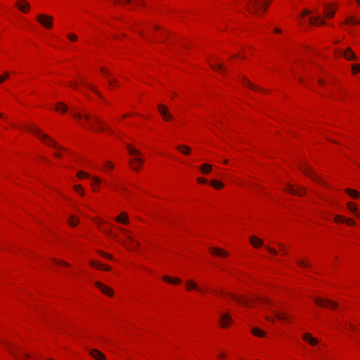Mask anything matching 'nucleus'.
Masks as SVG:
<instances>
[{
    "label": "nucleus",
    "mask_w": 360,
    "mask_h": 360,
    "mask_svg": "<svg viewBox=\"0 0 360 360\" xmlns=\"http://www.w3.org/2000/svg\"><path fill=\"white\" fill-rule=\"evenodd\" d=\"M68 222L70 226H75L78 224L79 219L74 216H71Z\"/></svg>",
    "instance_id": "nucleus-35"
},
{
    "label": "nucleus",
    "mask_w": 360,
    "mask_h": 360,
    "mask_svg": "<svg viewBox=\"0 0 360 360\" xmlns=\"http://www.w3.org/2000/svg\"><path fill=\"white\" fill-rule=\"evenodd\" d=\"M347 208L349 210H350L352 212H356V206L352 202H348L347 203Z\"/></svg>",
    "instance_id": "nucleus-39"
},
{
    "label": "nucleus",
    "mask_w": 360,
    "mask_h": 360,
    "mask_svg": "<svg viewBox=\"0 0 360 360\" xmlns=\"http://www.w3.org/2000/svg\"><path fill=\"white\" fill-rule=\"evenodd\" d=\"M345 222L348 224V225H354L355 224V221H354L353 219H346Z\"/></svg>",
    "instance_id": "nucleus-51"
},
{
    "label": "nucleus",
    "mask_w": 360,
    "mask_h": 360,
    "mask_svg": "<svg viewBox=\"0 0 360 360\" xmlns=\"http://www.w3.org/2000/svg\"><path fill=\"white\" fill-rule=\"evenodd\" d=\"M210 251L211 254L220 257H226L229 255L228 252L217 248H210Z\"/></svg>",
    "instance_id": "nucleus-14"
},
{
    "label": "nucleus",
    "mask_w": 360,
    "mask_h": 360,
    "mask_svg": "<svg viewBox=\"0 0 360 360\" xmlns=\"http://www.w3.org/2000/svg\"><path fill=\"white\" fill-rule=\"evenodd\" d=\"M303 340L308 341L311 345H316L318 343V340L313 338L309 333H304L302 336Z\"/></svg>",
    "instance_id": "nucleus-19"
},
{
    "label": "nucleus",
    "mask_w": 360,
    "mask_h": 360,
    "mask_svg": "<svg viewBox=\"0 0 360 360\" xmlns=\"http://www.w3.org/2000/svg\"><path fill=\"white\" fill-rule=\"evenodd\" d=\"M229 296H230L232 299L238 301L239 303H240L245 306H247V307H249L250 302H253V301H254L253 300H248L247 299H245L243 297H236L233 294H231V293H229Z\"/></svg>",
    "instance_id": "nucleus-13"
},
{
    "label": "nucleus",
    "mask_w": 360,
    "mask_h": 360,
    "mask_svg": "<svg viewBox=\"0 0 360 360\" xmlns=\"http://www.w3.org/2000/svg\"><path fill=\"white\" fill-rule=\"evenodd\" d=\"M274 316L278 319V320H282V321H285L287 320V316L285 314H281L278 311H273Z\"/></svg>",
    "instance_id": "nucleus-32"
},
{
    "label": "nucleus",
    "mask_w": 360,
    "mask_h": 360,
    "mask_svg": "<svg viewBox=\"0 0 360 360\" xmlns=\"http://www.w3.org/2000/svg\"><path fill=\"white\" fill-rule=\"evenodd\" d=\"M335 10L330 5H326L324 7V13L327 18H333L335 14Z\"/></svg>",
    "instance_id": "nucleus-18"
},
{
    "label": "nucleus",
    "mask_w": 360,
    "mask_h": 360,
    "mask_svg": "<svg viewBox=\"0 0 360 360\" xmlns=\"http://www.w3.org/2000/svg\"><path fill=\"white\" fill-rule=\"evenodd\" d=\"M16 6L24 13L28 12L30 9V4L25 0H19L16 4Z\"/></svg>",
    "instance_id": "nucleus-12"
},
{
    "label": "nucleus",
    "mask_w": 360,
    "mask_h": 360,
    "mask_svg": "<svg viewBox=\"0 0 360 360\" xmlns=\"http://www.w3.org/2000/svg\"><path fill=\"white\" fill-rule=\"evenodd\" d=\"M162 279L166 282L174 284H179L181 282L179 278H171L167 276H163Z\"/></svg>",
    "instance_id": "nucleus-23"
},
{
    "label": "nucleus",
    "mask_w": 360,
    "mask_h": 360,
    "mask_svg": "<svg viewBox=\"0 0 360 360\" xmlns=\"http://www.w3.org/2000/svg\"><path fill=\"white\" fill-rule=\"evenodd\" d=\"M143 160L139 157L134 158V160H131L129 162L130 165L131 166L132 169L137 170L139 167L141 165Z\"/></svg>",
    "instance_id": "nucleus-16"
},
{
    "label": "nucleus",
    "mask_w": 360,
    "mask_h": 360,
    "mask_svg": "<svg viewBox=\"0 0 360 360\" xmlns=\"http://www.w3.org/2000/svg\"><path fill=\"white\" fill-rule=\"evenodd\" d=\"M314 301L317 305L323 307L335 308L338 306L337 302L324 298L316 297Z\"/></svg>",
    "instance_id": "nucleus-4"
},
{
    "label": "nucleus",
    "mask_w": 360,
    "mask_h": 360,
    "mask_svg": "<svg viewBox=\"0 0 360 360\" xmlns=\"http://www.w3.org/2000/svg\"><path fill=\"white\" fill-rule=\"evenodd\" d=\"M345 192L354 198H357L359 195V193L358 191L350 189V188L346 189Z\"/></svg>",
    "instance_id": "nucleus-31"
},
{
    "label": "nucleus",
    "mask_w": 360,
    "mask_h": 360,
    "mask_svg": "<svg viewBox=\"0 0 360 360\" xmlns=\"http://www.w3.org/2000/svg\"><path fill=\"white\" fill-rule=\"evenodd\" d=\"M8 349L10 351V352L11 353V354H12V355H13L15 359H18V360H22V359H21V358H20V357L18 356V355L15 352L14 349H13V347H9V346H8Z\"/></svg>",
    "instance_id": "nucleus-41"
},
{
    "label": "nucleus",
    "mask_w": 360,
    "mask_h": 360,
    "mask_svg": "<svg viewBox=\"0 0 360 360\" xmlns=\"http://www.w3.org/2000/svg\"><path fill=\"white\" fill-rule=\"evenodd\" d=\"M186 289L188 290H192V289H198L200 291H202V289L199 288L197 285V284L193 281H188L186 282Z\"/></svg>",
    "instance_id": "nucleus-24"
},
{
    "label": "nucleus",
    "mask_w": 360,
    "mask_h": 360,
    "mask_svg": "<svg viewBox=\"0 0 360 360\" xmlns=\"http://www.w3.org/2000/svg\"><path fill=\"white\" fill-rule=\"evenodd\" d=\"M250 243L254 248H259L263 245V241L260 238L256 237L255 236H252L250 237Z\"/></svg>",
    "instance_id": "nucleus-15"
},
{
    "label": "nucleus",
    "mask_w": 360,
    "mask_h": 360,
    "mask_svg": "<svg viewBox=\"0 0 360 360\" xmlns=\"http://www.w3.org/2000/svg\"><path fill=\"white\" fill-rule=\"evenodd\" d=\"M278 245L281 248V249L282 250V251L283 252V253L285 254L286 252H285V246L282 243H278Z\"/></svg>",
    "instance_id": "nucleus-56"
},
{
    "label": "nucleus",
    "mask_w": 360,
    "mask_h": 360,
    "mask_svg": "<svg viewBox=\"0 0 360 360\" xmlns=\"http://www.w3.org/2000/svg\"><path fill=\"white\" fill-rule=\"evenodd\" d=\"M108 82L111 85L112 83L116 84L117 83V80L115 79H109Z\"/></svg>",
    "instance_id": "nucleus-59"
},
{
    "label": "nucleus",
    "mask_w": 360,
    "mask_h": 360,
    "mask_svg": "<svg viewBox=\"0 0 360 360\" xmlns=\"http://www.w3.org/2000/svg\"><path fill=\"white\" fill-rule=\"evenodd\" d=\"M56 264H62V265H64L65 266H69V264L65 262H63V261H59V260H57V259H54Z\"/></svg>",
    "instance_id": "nucleus-48"
},
{
    "label": "nucleus",
    "mask_w": 360,
    "mask_h": 360,
    "mask_svg": "<svg viewBox=\"0 0 360 360\" xmlns=\"http://www.w3.org/2000/svg\"><path fill=\"white\" fill-rule=\"evenodd\" d=\"M210 185L215 188L216 189H221L224 187V184L217 180H212L210 182Z\"/></svg>",
    "instance_id": "nucleus-28"
},
{
    "label": "nucleus",
    "mask_w": 360,
    "mask_h": 360,
    "mask_svg": "<svg viewBox=\"0 0 360 360\" xmlns=\"http://www.w3.org/2000/svg\"><path fill=\"white\" fill-rule=\"evenodd\" d=\"M90 355L96 360H105V355L98 349H94L89 351Z\"/></svg>",
    "instance_id": "nucleus-11"
},
{
    "label": "nucleus",
    "mask_w": 360,
    "mask_h": 360,
    "mask_svg": "<svg viewBox=\"0 0 360 360\" xmlns=\"http://www.w3.org/2000/svg\"><path fill=\"white\" fill-rule=\"evenodd\" d=\"M22 354L24 355V356L26 358V359H29L30 357V355L26 352H22Z\"/></svg>",
    "instance_id": "nucleus-60"
},
{
    "label": "nucleus",
    "mask_w": 360,
    "mask_h": 360,
    "mask_svg": "<svg viewBox=\"0 0 360 360\" xmlns=\"http://www.w3.org/2000/svg\"><path fill=\"white\" fill-rule=\"evenodd\" d=\"M200 171L203 174H208L212 171V165L209 164H203L200 167Z\"/></svg>",
    "instance_id": "nucleus-25"
},
{
    "label": "nucleus",
    "mask_w": 360,
    "mask_h": 360,
    "mask_svg": "<svg viewBox=\"0 0 360 360\" xmlns=\"http://www.w3.org/2000/svg\"><path fill=\"white\" fill-rule=\"evenodd\" d=\"M77 176L78 178H87L89 176V175L86 172L79 171L77 174Z\"/></svg>",
    "instance_id": "nucleus-40"
},
{
    "label": "nucleus",
    "mask_w": 360,
    "mask_h": 360,
    "mask_svg": "<svg viewBox=\"0 0 360 360\" xmlns=\"http://www.w3.org/2000/svg\"><path fill=\"white\" fill-rule=\"evenodd\" d=\"M274 32H275L276 33H281V30L280 29H278V28H275V29H274Z\"/></svg>",
    "instance_id": "nucleus-63"
},
{
    "label": "nucleus",
    "mask_w": 360,
    "mask_h": 360,
    "mask_svg": "<svg viewBox=\"0 0 360 360\" xmlns=\"http://www.w3.org/2000/svg\"><path fill=\"white\" fill-rule=\"evenodd\" d=\"M300 167V169L302 171V172L305 175L311 177L314 181H315L316 182H319L320 184H323V181L319 178V176L318 175H316L312 172V171L311 170L310 167L308 165H302Z\"/></svg>",
    "instance_id": "nucleus-5"
},
{
    "label": "nucleus",
    "mask_w": 360,
    "mask_h": 360,
    "mask_svg": "<svg viewBox=\"0 0 360 360\" xmlns=\"http://www.w3.org/2000/svg\"><path fill=\"white\" fill-rule=\"evenodd\" d=\"M345 23L348 25H358L360 23V21L354 17H347Z\"/></svg>",
    "instance_id": "nucleus-26"
},
{
    "label": "nucleus",
    "mask_w": 360,
    "mask_h": 360,
    "mask_svg": "<svg viewBox=\"0 0 360 360\" xmlns=\"http://www.w3.org/2000/svg\"><path fill=\"white\" fill-rule=\"evenodd\" d=\"M74 188L76 191L80 193L82 195H84V190L82 188L80 185H75Z\"/></svg>",
    "instance_id": "nucleus-45"
},
{
    "label": "nucleus",
    "mask_w": 360,
    "mask_h": 360,
    "mask_svg": "<svg viewBox=\"0 0 360 360\" xmlns=\"http://www.w3.org/2000/svg\"><path fill=\"white\" fill-rule=\"evenodd\" d=\"M285 191L288 193H292L295 195L302 196L306 193V189L300 186L297 188L293 187L290 184H288Z\"/></svg>",
    "instance_id": "nucleus-6"
},
{
    "label": "nucleus",
    "mask_w": 360,
    "mask_h": 360,
    "mask_svg": "<svg viewBox=\"0 0 360 360\" xmlns=\"http://www.w3.org/2000/svg\"><path fill=\"white\" fill-rule=\"evenodd\" d=\"M90 264L92 266H94V267H95L96 269H103L105 271H110V266H105V265H104L103 264H101V263H99L98 262L91 261L90 262Z\"/></svg>",
    "instance_id": "nucleus-21"
},
{
    "label": "nucleus",
    "mask_w": 360,
    "mask_h": 360,
    "mask_svg": "<svg viewBox=\"0 0 360 360\" xmlns=\"http://www.w3.org/2000/svg\"><path fill=\"white\" fill-rule=\"evenodd\" d=\"M73 116L79 120L82 118H84L86 121H90L91 120L92 123H90V127L94 131H103L105 129H109L105 124H103V122L96 115H91L88 113L82 114L80 112H74Z\"/></svg>",
    "instance_id": "nucleus-1"
},
{
    "label": "nucleus",
    "mask_w": 360,
    "mask_h": 360,
    "mask_svg": "<svg viewBox=\"0 0 360 360\" xmlns=\"http://www.w3.org/2000/svg\"><path fill=\"white\" fill-rule=\"evenodd\" d=\"M255 299L259 300L262 304H271V301L266 297H260L256 296Z\"/></svg>",
    "instance_id": "nucleus-37"
},
{
    "label": "nucleus",
    "mask_w": 360,
    "mask_h": 360,
    "mask_svg": "<svg viewBox=\"0 0 360 360\" xmlns=\"http://www.w3.org/2000/svg\"><path fill=\"white\" fill-rule=\"evenodd\" d=\"M252 333L258 337H264L265 335V333L258 328H252Z\"/></svg>",
    "instance_id": "nucleus-29"
},
{
    "label": "nucleus",
    "mask_w": 360,
    "mask_h": 360,
    "mask_svg": "<svg viewBox=\"0 0 360 360\" xmlns=\"http://www.w3.org/2000/svg\"><path fill=\"white\" fill-rule=\"evenodd\" d=\"M60 107L62 108L63 112H65L67 111V106L63 103H58L56 106V110L58 111L60 110Z\"/></svg>",
    "instance_id": "nucleus-36"
},
{
    "label": "nucleus",
    "mask_w": 360,
    "mask_h": 360,
    "mask_svg": "<svg viewBox=\"0 0 360 360\" xmlns=\"http://www.w3.org/2000/svg\"><path fill=\"white\" fill-rule=\"evenodd\" d=\"M198 181L199 183H202V184H205V183H207V180H206L205 179H204V178H201V177H200V178H198Z\"/></svg>",
    "instance_id": "nucleus-54"
},
{
    "label": "nucleus",
    "mask_w": 360,
    "mask_h": 360,
    "mask_svg": "<svg viewBox=\"0 0 360 360\" xmlns=\"http://www.w3.org/2000/svg\"><path fill=\"white\" fill-rule=\"evenodd\" d=\"M311 13V11L309 10H304L303 13H302V16H306Z\"/></svg>",
    "instance_id": "nucleus-55"
},
{
    "label": "nucleus",
    "mask_w": 360,
    "mask_h": 360,
    "mask_svg": "<svg viewBox=\"0 0 360 360\" xmlns=\"http://www.w3.org/2000/svg\"><path fill=\"white\" fill-rule=\"evenodd\" d=\"M309 23L313 25H325V21L321 18V16L318 15L316 17H311L309 19Z\"/></svg>",
    "instance_id": "nucleus-17"
},
{
    "label": "nucleus",
    "mask_w": 360,
    "mask_h": 360,
    "mask_svg": "<svg viewBox=\"0 0 360 360\" xmlns=\"http://www.w3.org/2000/svg\"><path fill=\"white\" fill-rule=\"evenodd\" d=\"M92 180L94 181V182L96 184H100L101 182V179L97 176H94L92 178Z\"/></svg>",
    "instance_id": "nucleus-49"
},
{
    "label": "nucleus",
    "mask_w": 360,
    "mask_h": 360,
    "mask_svg": "<svg viewBox=\"0 0 360 360\" xmlns=\"http://www.w3.org/2000/svg\"><path fill=\"white\" fill-rule=\"evenodd\" d=\"M334 221L336 223L345 222L346 219L344 217L341 216V215H336L334 217Z\"/></svg>",
    "instance_id": "nucleus-38"
},
{
    "label": "nucleus",
    "mask_w": 360,
    "mask_h": 360,
    "mask_svg": "<svg viewBox=\"0 0 360 360\" xmlns=\"http://www.w3.org/2000/svg\"><path fill=\"white\" fill-rule=\"evenodd\" d=\"M243 83L244 84V85H246L248 86H249L250 88L254 89V90H257L258 88L254 85H252L251 84V82L248 79H246L245 77H243Z\"/></svg>",
    "instance_id": "nucleus-33"
},
{
    "label": "nucleus",
    "mask_w": 360,
    "mask_h": 360,
    "mask_svg": "<svg viewBox=\"0 0 360 360\" xmlns=\"http://www.w3.org/2000/svg\"><path fill=\"white\" fill-rule=\"evenodd\" d=\"M116 221L117 222L127 224L129 222L128 215L127 214V213L122 212L119 216L117 217Z\"/></svg>",
    "instance_id": "nucleus-20"
},
{
    "label": "nucleus",
    "mask_w": 360,
    "mask_h": 360,
    "mask_svg": "<svg viewBox=\"0 0 360 360\" xmlns=\"http://www.w3.org/2000/svg\"><path fill=\"white\" fill-rule=\"evenodd\" d=\"M95 285L104 294L108 295L109 296H112L114 292L112 288L110 287L103 284L99 281H96L95 283Z\"/></svg>",
    "instance_id": "nucleus-8"
},
{
    "label": "nucleus",
    "mask_w": 360,
    "mask_h": 360,
    "mask_svg": "<svg viewBox=\"0 0 360 360\" xmlns=\"http://www.w3.org/2000/svg\"><path fill=\"white\" fill-rule=\"evenodd\" d=\"M32 133L35 134L40 140H41L45 144L51 146L56 149L63 150H65V148L58 145V143L52 139L50 136H49L47 134L43 133L39 129H38L36 127H32L31 128L28 129Z\"/></svg>",
    "instance_id": "nucleus-2"
},
{
    "label": "nucleus",
    "mask_w": 360,
    "mask_h": 360,
    "mask_svg": "<svg viewBox=\"0 0 360 360\" xmlns=\"http://www.w3.org/2000/svg\"><path fill=\"white\" fill-rule=\"evenodd\" d=\"M54 155H55L56 158H61V157H62V154H61V153H54Z\"/></svg>",
    "instance_id": "nucleus-61"
},
{
    "label": "nucleus",
    "mask_w": 360,
    "mask_h": 360,
    "mask_svg": "<svg viewBox=\"0 0 360 360\" xmlns=\"http://www.w3.org/2000/svg\"><path fill=\"white\" fill-rule=\"evenodd\" d=\"M8 77H9V74H8V72H5V74H4V76L3 77H4V79H5L8 78Z\"/></svg>",
    "instance_id": "nucleus-62"
},
{
    "label": "nucleus",
    "mask_w": 360,
    "mask_h": 360,
    "mask_svg": "<svg viewBox=\"0 0 360 360\" xmlns=\"http://www.w3.org/2000/svg\"><path fill=\"white\" fill-rule=\"evenodd\" d=\"M158 109L159 112L162 115L163 120H165V121H169L172 119V115L169 113L168 108L166 105L159 104L158 105Z\"/></svg>",
    "instance_id": "nucleus-7"
},
{
    "label": "nucleus",
    "mask_w": 360,
    "mask_h": 360,
    "mask_svg": "<svg viewBox=\"0 0 360 360\" xmlns=\"http://www.w3.org/2000/svg\"><path fill=\"white\" fill-rule=\"evenodd\" d=\"M127 239H128L131 243H136V246H138V245H139V243H136V242H135V240H134V238H133L131 236H127Z\"/></svg>",
    "instance_id": "nucleus-53"
},
{
    "label": "nucleus",
    "mask_w": 360,
    "mask_h": 360,
    "mask_svg": "<svg viewBox=\"0 0 360 360\" xmlns=\"http://www.w3.org/2000/svg\"><path fill=\"white\" fill-rule=\"evenodd\" d=\"M211 67L217 71H220L221 73H224L226 72L225 68L221 64H210Z\"/></svg>",
    "instance_id": "nucleus-30"
},
{
    "label": "nucleus",
    "mask_w": 360,
    "mask_h": 360,
    "mask_svg": "<svg viewBox=\"0 0 360 360\" xmlns=\"http://www.w3.org/2000/svg\"><path fill=\"white\" fill-rule=\"evenodd\" d=\"M176 149L184 155H188L191 153V148L186 145H179Z\"/></svg>",
    "instance_id": "nucleus-22"
},
{
    "label": "nucleus",
    "mask_w": 360,
    "mask_h": 360,
    "mask_svg": "<svg viewBox=\"0 0 360 360\" xmlns=\"http://www.w3.org/2000/svg\"><path fill=\"white\" fill-rule=\"evenodd\" d=\"M87 87H89L92 91H94L96 95H98L99 97L103 98V96L96 89L95 86L91 85V84H86Z\"/></svg>",
    "instance_id": "nucleus-34"
},
{
    "label": "nucleus",
    "mask_w": 360,
    "mask_h": 360,
    "mask_svg": "<svg viewBox=\"0 0 360 360\" xmlns=\"http://www.w3.org/2000/svg\"><path fill=\"white\" fill-rule=\"evenodd\" d=\"M69 84H70V86H72L73 88H77V85L73 84V83H72V82H70Z\"/></svg>",
    "instance_id": "nucleus-64"
},
{
    "label": "nucleus",
    "mask_w": 360,
    "mask_h": 360,
    "mask_svg": "<svg viewBox=\"0 0 360 360\" xmlns=\"http://www.w3.org/2000/svg\"><path fill=\"white\" fill-rule=\"evenodd\" d=\"M106 167L110 168V169H112L113 168V165L110 162H106Z\"/></svg>",
    "instance_id": "nucleus-57"
},
{
    "label": "nucleus",
    "mask_w": 360,
    "mask_h": 360,
    "mask_svg": "<svg viewBox=\"0 0 360 360\" xmlns=\"http://www.w3.org/2000/svg\"><path fill=\"white\" fill-rule=\"evenodd\" d=\"M353 73H356L360 71V64H354L352 66Z\"/></svg>",
    "instance_id": "nucleus-42"
},
{
    "label": "nucleus",
    "mask_w": 360,
    "mask_h": 360,
    "mask_svg": "<svg viewBox=\"0 0 360 360\" xmlns=\"http://www.w3.org/2000/svg\"><path fill=\"white\" fill-rule=\"evenodd\" d=\"M266 319L271 323H274V319L271 316H266Z\"/></svg>",
    "instance_id": "nucleus-58"
},
{
    "label": "nucleus",
    "mask_w": 360,
    "mask_h": 360,
    "mask_svg": "<svg viewBox=\"0 0 360 360\" xmlns=\"http://www.w3.org/2000/svg\"><path fill=\"white\" fill-rule=\"evenodd\" d=\"M341 54L349 60H356V56L355 53L352 51L350 48H347L346 51H341Z\"/></svg>",
    "instance_id": "nucleus-10"
},
{
    "label": "nucleus",
    "mask_w": 360,
    "mask_h": 360,
    "mask_svg": "<svg viewBox=\"0 0 360 360\" xmlns=\"http://www.w3.org/2000/svg\"><path fill=\"white\" fill-rule=\"evenodd\" d=\"M266 250H267L270 253H271V254H273V255H277V254H278V252H277L275 249H274V248H271V247H269V246H266Z\"/></svg>",
    "instance_id": "nucleus-46"
},
{
    "label": "nucleus",
    "mask_w": 360,
    "mask_h": 360,
    "mask_svg": "<svg viewBox=\"0 0 360 360\" xmlns=\"http://www.w3.org/2000/svg\"><path fill=\"white\" fill-rule=\"evenodd\" d=\"M219 321H220L221 326L223 328H226L230 324L232 323L233 320L229 314L223 313L220 316Z\"/></svg>",
    "instance_id": "nucleus-9"
},
{
    "label": "nucleus",
    "mask_w": 360,
    "mask_h": 360,
    "mask_svg": "<svg viewBox=\"0 0 360 360\" xmlns=\"http://www.w3.org/2000/svg\"><path fill=\"white\" fill-rule=\"evenodd\" d=\"M68 37L70 41H75L77 39V37L75 34H68Z\"/></svg>",
    "instance_id": "nucleus-47"
},
{
    "label": "nucleus",
    "mask_w": 360,
    "mask_h": 360,
    "mask_svg": "<svg viewBox=\"0 0 360 360\" xmlns=\"http://www.w3.org/2000/svg\"><path fill=\"white\" fill-rule=\"evenodd\" d=\"M101 255L109 259H112V256L111 255H109L108 253H105V252H102L101 253Z\"/></svg>",
    "instance_id": "nucleus-52"
},
{
    "label": "nucleus",
    "mask_w": 360,
    "mask_h": 360,
    "mask_svg": "<svg viewBox=\"0 0 360 360\" xmlns=\"http://www.w3.org/2000/svg\"><path fill=\"white\" fill-rule=\"evenodd\" d=\"M37 21L45 28L49 29L53 26V17L46 14H39L37 17Z\"/></svg>",
    "instance_id": "nucleus-3"
},
{
    "label": "nucleus",
    "mask_w": 360,
    "mask_h": 360,
    "mask_svg": "<svg viewBox=\"0 0 360 360\" xmlns=\"http://www.w3.org/2000/svg\"><path fill=\"white\" fill-rule=\"evenodd\" d=\"M297 263L300 266H303V267H309V266H310V264L309 263L305 262L304 261H297Z\"/></svg>",
    "instance_id": "nucleus-43"
},
{
    "label": "nucleus",
    "mask_w": 360,
    "mask_h": 360,
    "mask_svg": "<svg viewBox=\"0 0 360 360\" xmlns=\"http://www.w3.org/2000/svg\"><path fill=\"white\" fill-rule=\"evenodd\" d=\"M127 147L128 149V152L130 155H141V153L137 149L134 148L133 146H131L130 145H127Z\"/></svg>",
    "instance_id": "nucleus-27"
},
{
    "label": "nucleus",
    "mask_w": 360,
    "mask_h": 360,
    "mask_svg": "<svg viewBox=\"0 0 360 360\" xmlns=\"http://www.w3.org/2000/svg\"><path fill=\"white\" fill-rule=\"evenodd\" d=\"M102 231L105 233L106 234L109 235L112 238H116L117 235L112 233V232L110 230H105L104 229H102Z\"/></svg>",
    "instance_id": "nucleus-44"
},
{
    "label": "nucleus",
    "mask_w": 360,
    "mask_h": 360,
    "mask_svg": "<svg viewBox=\"0 0 360 360\" xmlns=\"http://www.w3.org/2000/svg\"><path fill=\"white\" fill-rule=\"evenodd\" d=\"M101 70L103 72L104 76H105L106 77H108L110 75L109 71L105 69L104 68H101Z\"/></svg>",
    "instance_id": "nucleus-50"
}]
</instances>
